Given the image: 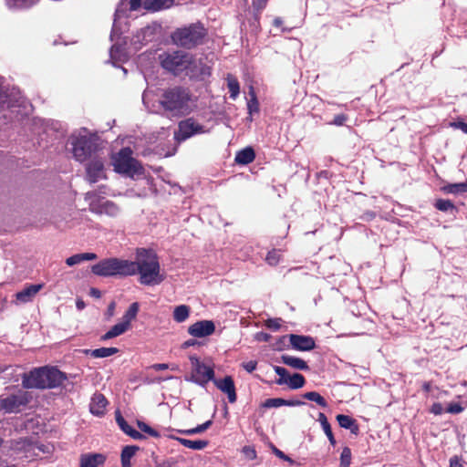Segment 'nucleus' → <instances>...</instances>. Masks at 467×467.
<instances>
[{
  "mask_svg": "<svg viewBox=\"0 0 467 467\" xmlns=\"http://www.w3.org/2000/svg\"><path fill=\"white\" fill-rule=\"evenodd\" d=\"M160 104L172 117L190 115L197 109V97L183 87H172L165 89Z\"/></svg>",
  "mask_w": 467,
  "mask_h": 467,
  "instance_id": "1",
  "label": "nucleus"
},
{
  "mask_svg": "<svg viewBox=\"0 0 467 467\" xmlns=\"http://www.w3.org/2000/svg\"><path fill=\"white\" fill-rule=\"evenodd\" d=\"M134 275L140 274V282L146 285H159L163 277L160 275V264L155 253L144 248L137 249Z\"/></svg>",
  "mask_w": 467,
  "mask_h": 467,
  "instance_id": "2",
  "label": "nucleus"
},
{
  "mask_svg": "<svg viewBox=\"0 0 467 467\" xmlns=\"http://www.w3.org/2000/svg\"><path fill=\"white\" fill-rule=\"evenodd\" d=\"M67 379L66 375L56 368H35L23 375L22 384L26 389H54Z\"/></svg>",
  "mask_w": 467,
  "mask_h": 467,
  "instance_id": "3",
  "label": "nucleus"
},
{
  "mask_svg": "<svg viewBox=\"0 0 467 467\" xmlns=\"http://www.w3.org/2000/svg\"><path fill=\"white\" fill-rule=\"evenodd\" d=\"M74 158L83 162L99 153V138L88 130L75 131L68 139Z\"/></svg>",
  "mask_w": 467,
  "mask_h": 467,
  "instance_id": "4",
  "label": "nucleus"
},
{
  "mask_svg": "<svg viewBox=\"0 0 467 467\" xmlns=\"http://www.w3.org/2000/svg\"><path fill=\"white\" fill-rule=\"evenodd\" d=\"M135 265L132 261L110 257L93 265L91 272L99 276H129L134 275Z\"/></svg>",
  "mask_w": 467,
  "mask_h": 467,
  "instance_id": "5",
  "label": "nucleus"
},
{
  "mask_svg": "<svg viewBox=\"0 0 467 467\" xmlns=\"http://www.w3.org/2000/svg\"><path fill=\"white\" fill-rule=\"evenodd\" d=\"M205 35V28L197 23L175 30L171 35V40L176 46L192 48L202 42Z\"/></svg>",
  "mask_w": 467,
  "mask_h": 467,
  "instance_id": "6",
  "label": "nucleus"
},
{
  "mask_svg": "<svg viewBox=\"0 0 467 467\" xmlns=\"http://www.w3.org/2000/svg\"><path fill=\"white\" fill-rule=\"evenodd\" d=\"M112 165L115 171L132 178L142 175L144 171L140 162L132 157V150L130 148H124L114 155Z\"/></svg>",
  "mask_w": 467,
  "mask_h": 467,
  "instance_id": "7",
  "label": "nucleus"
},
{
  "mask_svg": "<svg viewBox=\"0 0 467 467\" xmlns=\"http://www.w3.org/2000/svg\"><path fill=\"white\" fill-rule=\"evenodd\" d=\"M162 67L175 76L186 74L187 67L191 64V54L183 51H173L160 56Z\"/></svg>",
  "mask_w": 467,
  "mask_h": 467,
  "instance_id": "8",
  "label": "nucleus"
},
{
  "mask_svg": "<svg viewBox=\"0 0 467 467\" xmlns=\"http://www.w3.org/2000/svg\"><path fill=\"white\" fill-rule=\"evenodd\" d=\"M85 201L88 203L89 211L99 215L117 217L120 208L112 201L99 197L96 192H88L85 194Z\"/></svg>",
  "mask_w": 467,
  "mask_h": 467,
  "instance_id": "9",
  "label": "nucleus"
},
{
  "mask_svg": "<svg viewBox=\"0 0 467 467\" xmlns=\"http://www.w3.org/2000/svg\"><path fill=\"white\" fill-rule=\"evenodd\" d=\"M190 361L192 366V371L191 378L186 379L187 380H191L202 387L209 381L213 380L214 371L213 368L207 366L196 357H191Z\"/></svg>",
  "mask_w": 467,
  "mask_h": 467,
  "instance_id": "10",
  "label": "nucleus"
},
{
  "mask_svg": "<svg viewBox=\"0 0 467 467\" xmlns=\"http://www.w3.org/2000/svg\"><path fill=\"white\" fill-rule=\"evenodd\" d=\"M31 400V395L27 391L19 390L5 398L0 397V410L6 413H17L21 408L26 406Z\"/></svg>",
  "mask_w": 467,
  "mask_h": 467,
  "instance_id": "11",
  "label": "nucleus"
},
{
  "mask_svg": "<svg viewBox=\"0 0 467 467\" xmlns=\"http://www.w3.org/2000/svg\"><path fill=\"white\" fill-rule=\"evenodd\" d=\"M208 130L193 118H188L179 122L178 130L174 137L178 141L185 140L194 135L206 133Z\"/></svg>",
  "mask_w": 467,
  "mask_h": 467,
  "instance_id": "12",
  "label": "nucleus"
},
{
  "mask_svg": "<svg viewBox=\"0 0 467 467\" xmlns=\"http://www.w3.org/2000/svg\"><path fill=\"white\" fill-rule=\"evenodd\" d=\"M87 180L90 183H95L106 178L105 160L99 153L89 159L86 166Z\"/></svg>",
  "mask_w": 467,
  "mask_h": 467,
  "instance_id": "13",
  "label": "nucleus"
},
{
  "mask_svg": "<svg viewBox=\"0 0 467 467\" xmlns=\"http://www.w3.org/2000/svg\"><path fill=\"white\" fill-rule=\"evenodd\" d=\"M211 74V67L205 64L202 58H195L191 55V64L187 67L185 76L190 78H204Z\"/></svg>",
  "mask_w": 467,
  "mask_h": 467,
  "instance_id": "14",
  "label": "nucleus"
},
{
  "mask_svg": "<svg viewBox=\"0 0 467 467\" xmlns=\"http://www.w3.org/2000/svg\"><path fill=\"white\" fill-rule=\"evenodd\" d=\"M215 330L214 323L211 320H201L188 327V333L194 337H204L212 335Z\"/></svg>",
  "mask_w": 467,
  "mask_h": 467,
  "instance_id": "15",
  "label": "nucleus"
},
{
  "mask_svg": "<svg viewBox=\"0 0 467 467\" xmlns=\"http://www.w3.org/2000/svg\"><path fill=\"white\" fill-rule=\"evenodd\" d=\"M289 342L294 349L299 351H309L315 348L316 343L312 337L291 334Z\"/></svg>",
  "mask_w": 467,
  "mask_h": 467,
  "instance_id": "16",
  "label": "nucleus"
},
{
  "mask_svg": "<svg viewBox=\"0 0 467 467\" xmlns=\"http://www.w3.org/2000/svg\"><path fill=\"white\" fill-rule=\"evenodd\" d=\"M214 385L228 397L229 402L234 403L236 401V392L234 382L232 377L226 376L222 379H213Z\"/></svg>",
  "mask_w": 467,
  "mask_h": 467,
  "instance_id": "17",
  "label": "nucleus"
},
{
  "mask_svg": "<svg viewBox=\"0 0 467 467\" xmlns=\"http://www.w3.org/2000/svg\"><path fill=\"white\" fill-rule=\"evenodd\" d=\"M43 285H30L16 294V304H26L31 302L36 294L42 289Z\"/></svg>",
  "mask_w": 467,
  "mask_h": 467,
  "instance_id": "18",
  "label": "nucleus"
},
{
  "mask_svg": "<svg viewBox=\"0 0 467 467\" xmlns=\"http://www.w3.org/2000/svg\"><path fill=\"white\" fill-rule=\"evenodd\" d=\"M107 405L108 400L105 396L101 393H95L91 398L89 410L93 415L100 417L104 415Z\"/></svg>",
  "mask_w": 467,
  "mask_h": 467,
  "instance_id": "19",
  "label": "nucleus"
},
{
  "mask_svg": "<svg viewBox=\"0 0 467 467\" xmlns=\"http://www.w3.org/2000/svg\"><path fill=\"white\" fill-rule=\"evenodd\" d=\"M105 456L101 453H86L80 456V467H99L105 462Z\"/></svg>",
  "mask_w": 467,
  "mask_h": 467,
  "instance_id": "20",
  "label": "nucleus"
},
{
  "mask_svg": "<svg viewBox=\"0 0 467 467\" xmlns=\"http://www.w3.org/2000/svg\"><path fill=\"white\" fill-rule=\"evenodd\" d=\"M306 403L299 400H284L281 398L267 399L263 406L265 408H279L281 406L297 407L303 406Z\"/></svg>",
  "mask_w": 467,
  "mask_h": 467,
  "instance_id": "21",
  "label": "nucleus"
},
{
  "mask_svg": "<svg viewBox=\"0 0 467 467\" xmlns=\"http://www.w3.org/2000/svg\"><path fill=\"white\" fill-rule=\"evenodd\" d=\"M130 327L122 320L114 325L107 333L101 336V340H109L113 337H119L128 331Z\"/></svg>",
  "mask_w": 467,
  "mask_h": 467,
  "instance_id": "22",
  "label": "nucleus"
},
{
  "mask_svg": "<svg viewBox=\"0 0 467 467\" xmlns=\"http://www.w3.org/2000/svg\"><path fill=\"white\" fill-rule=\"evenodd\" d=\"M281 360L284 364H285L286 366H289L293 368L300 369V370H307L308 369V366H307L306 362L299 358L290 356V355H283L281 357Z\"/></svg>",
  "mask_w": 467,
  "mask_h": 467,
  "instance_id": "23",
  "label": "nucleus"
},
{
  "mask_svg": "<svg viewBox=\"0 0 467 467\" xmlns=\"http://www.w3.org/2000/svg\"><path fill=\"white\" fill-rule=\"evenodd\" d=\"M255 153L251 147H247L236 153L235 162L238 164H249L254 161Z\"/></svg>",
  "mask_w": 467,
  "mask_h": 467,
  "instance_id": "24",
  "label": "nucleus"
},
{
  "mask_svg": "<svg viewBox=\"0 0 467 467\" xmlns=\"http://www.w3.org/2000/svg\"><path fill=\"white\" fill-rule=\"evenodd\" d=\"M97 259V254L94 253H83L74 254L66 260V264L68 266H73L75 265L80 264L84 261H92Z\"/></svg>",
  "mask_w": 467,
  "mask_h": 467,
  "instance_id": "25",
  "label": "nucleus"
},
{
  "mask_svg": "<svg viewBox=\"0 0 467 467\" xmlns=\"http://www.w3.org/2000/svg\"><path fill=\"white\" fill-rule=\"evenodd\" d=\"M177 441H179L182 445H183L186 448L194 450V451H201L207 447L208 441L204 440H196L192 441L184 438H175Z\"/></svg>",
  "mask_w": 467,
  "mask_h": 467,
  "instance_id": "26",
  "label": "nucleus"
},
{
  "mask_svg": "<svg viewBox=\"0 0 467 467\" xmlns=\"http://www.w3.org/2000/svg\"><path fill=\"white\" fill-rule=\"evenodd\" d=\"M190 312V306L186 305H180L174 308L172 317L177 323H182L188 319Z\"/></svg>",
  "mask_w": 467,
  "mask_h": 467,
  "instance_id": "27",
  "label": "nucleus"
},
{
  "mask_svg": "<svg viewBox=\"0 0 467 467\" xmlns=\"http://www.w3.org/2000/svg\"><path fill=\"white\" fill-rule=\"evenodd\" d=\"M317 420L319 421L325 434L327 435V439L329 440V442L332 444V445H335L336 444V440L334 438V435H333V432H332V430H331V426L327 420V416L323 413V412H319L318 413V418H317Z\"/></svg>",
  "mask_w": 467,
  "mask_h": 467,
  "instance_id": "28",
  "label": "nucleus"
},
{
  "mask_svg": "<svg viewBox=\"0 0 467 467\" xmlns=\"http://www.w3.org/2000/svg\"><path fill=\"white\" fill-rule=\"evenodd\" d=\"M139 450L138 446H126L121 451V465L122 467H130V459L135 455Z\"/></svg>",
  "mask_w": 467,
  "mask_h": 467,
  "instance_id": "29",
  "label": "nucleus"
},
{
  "mask_svg": "<svg viewBox=\"0 0 467 467\" xmlns=\"http://www.w3.org/2000/svg\"><path fill=\"white\" fill-rule=\"evenodd\" d=\"M140 309L139 303H132L127 311L124 313L121 320L127 324L130 327H131V322L136 318L138 312Z\"/></svg>",
  "mask_w": 467,
  "mask_h": 467,
  "instance_id": "30",
  "label": "nucleus"
},
{
  "mask_svg": "<svg viewBox=\"0 0 467 467\" xmlns=\"http://www.w3.org/2000/svg\"><path fill=\"white\" fill-rule=\"evenodd\" d=\"M119 352L117 348H99L92 350H87V353H89L91 357L96 358H102L112 356Z\"/></svg>",
  "mask_w": 467,
  "mask_h": 467,
  "instance_id": "31",
  "label": "nucleus"
},
{
  "mask_svg": "<svg viewBox=\"0 0 467 467\" xmlns=\"http://www.w3.org/2000/svg\"><path fill=\"white\" fill-rule=\"evenodd\" d=\"M170 0H144L143 7L150 11H159L169 6Z\"/></svg>",
  "mask_w": 467,
  "mask_h": 467,
  "instance_id": "32",
  "label": "nucleus"
},
{
  "mask_svg": "<svg viewBox=\"0 0 467 467\" xmlns=\"http://www.w3.org/2000/svg\"><path fill=\"white\" fill-rule=\"evenodd\" d=\"M337 420L341 428L351 430L352 432L358 430L355 420L348 415L338 414Z\"/></svg>",
  "mask_w": 467,
  "mask_h": 467,
  "instance_id": "33",
  "label": "nucleus"
},
{
  "mask_svg": "<svg viewBox=\"0 0 467 467\" xmlns=\"http://www.w3.org/2000/svg\"><path fill=\"white\" fill-rule=\"evenodd\" d=\"M442 191L445 193H450V194H458V193H462V192H467V182H460V183H451V184L445 185L442 188Z\"/></svg>",
  "mask_w": 467,
  "mask_h": 467,
  "instance_id": "34",
  "label": "nucleus"
},
{
  "mask_svg": "<svg viewBox=\"0 0 467 467\" xmlns=\"http://www.w3.org/2000/svg\"><path fill=\"white\" fill-rule=\"evenodd\" d=\"M303 398L307 400H310V401H313V402H316L319 407L321 408H327V400H325L324 397H322L318 392L317 391H308V392H306L303 394Z\"/></svg>",
  "mask_w": 467,
  "mask_h": 467,
  "instance_id": "35",
  "label": "nucleus"
},
{
  "mask_svg": "<svg viewBox=\"0 0 467 467\" xmlns=\"http://www.w3.org/2000/svg\"><path fill=\"white\" fill-rule=\"evenodd\" d=\"M227 87L230 91V98L235 99L239 95L240 86L237 78L230 74L227 76Z\"/></svg>",
  "mask_w": 467,
  "mask_h": 467,
  "instance_id": "36",
  "label": "nucleus"
},
{
  "mask_svg": "<svg viewBox=\"0 0 467 467\" xmlns=\"http://www.w3.org/2000/svg\"><path fill=\"white\" fill-rule=\"evenodd\" d=\"M306 379L303 375L295 373L288 378L286 384L291 389H298L304 387Z\"/></svg>",
  "mask_w": 467,
  "mask_h": 467,
  "instance_id": "37",
  "label": "nucleus"
},
{
  "mask_svg": "<svg viewBox=\"0 0 467 467\" xmlns=\"http://www.w3.org/2000/svg\"><path fill=\"white\" fill-rule=\"evenodd\" d=\"M435 207L441 212H454L455 205L450 200L439 199L435 202Z\"/></svg>",
  "mask_w": 467,
  "mask_h": 467,
  "instance_id": "38",
  "label": "nucleus"
},
{
  "mask_svg": "<svg viewBox=\"0 0 467 467\" xmlns=\"http://www.w3.org/2000/svg\"><path fill=\"white\" fill-rule=\"evenodd\" d=\"M274 370L279 376V379H276V381H275L276 384H278V385L286 384L288 378L290 377V376H288L287 370L285 368L279 367V366H275Z\"/></svg>",
  "mask_w": 467,
  "mask_h": 467,
  "instance_id": "39",
  "label": "nucleus"
},
{
  "mask_svg": "<svg viewBox=\"0 0 467 467\" xmlns=\"http://www.w3.org/2000/svg\"><path fill=\"white\" fill-rule=\"evenodd\" d=\"M212 423H213L212 420H207L204 423H202L201 425H198L195 428L185 430V431H182L181 432L183 433V434H186V435H192V434L202 433V432L205 431L212 425Z\"/></svg>",
  "mask_w": 467,
  "mask_h": 467,
  "instance_id": "40",
  "label": "nucleus"
},
{
  "mask_svg": "<svg viewBox=\"0 0 467 467\" xmlns=\"http://www.w3.org/2000/svg\"><path fill=\"white\" fill-rule=\"evenodd\" d=\"M250 95H251V99L247 103V109H248V113L250 115H252L253 113L259 111V103H258V100L256 99L255 93L254 92L253 88H251Z\"/></svg>",
  "mask_w": 467,
  "mask_h": 467,
  "instance_id": "41",
  "label": "nucleus"
},
{
  "mask_svg": "<svg viewBox=\"0 0 467 467\" xmlns=\"http://www.w3.org/2000/svg\"><path fill=\"white\" fill-rule=\"evenodd\" d=\"M37 0H6V4L9 7H28L34 5Z\"/></svg>",
  "mask_w": 467,
  "mask_h": 467,
  "instance_id": "42",
  "label": "nucleus"
},
{
  "mask_svg": "<svg viewBox=\"0 0 467 467\" xmlns=\"http://www.w3.org/2000/svg\"><path fill=\"white\" fill-rule=\"evenodd\" d=\"M351 463V451L348 447H344L340 455L339 467H349Z\"/></svg>",
  "mask_w": 467,
  "mask_h": 467,
  "instance_id": "43",
  "label": "nucleus"
},
{
  "mask_svg": "<svg viewBox=\"0 0 467 467\" xmlns=\"http://www.w3.org/2000/svg\"><path fill=\"white\" fill-rule=\"evenodd\" d=\"M280 258V251L274 249L267 254L265 260L270 265H276L279 263Z\"/></svg>",
  "mask_w": 467,
  "mask_h": 467,
  "instance_id": "44",
  "label": "nucleus"
},
{
  "mask_svg": "<svg viewBox=\"0 0 467 467\" xmlns=\"http://www.w3.org/2000/svg\"><path fill=\"white\" fill-rule=\"evenodd\" d=\"M137 425L141 431L149 434L151 437L157 438L160 436V433L156 430L152 429L150 426H149L143 421L138 420Z\"/></svg>",
  "mask_w": 467,
  "mask_h": 467,
  "instance_id": "45",
  "label": "nucleus"
},
{
  "mask_svg": "<svg viewBox=\"0 0 467 467\" xmlns=\"http://www.w3.org/2000/svg\"><path fill=\"white\" fill-rule=\"evenodd\" d=\"M116 421L119 428L127 434L131 431V427L126 422L119 411H116Z\"/></svg>",
  "mask_w": 467,
  "mask_h": 467,
  "instance_id": "46",
  "label": "nucleus"
},
{
  "mask_svg": "<svg viewBox=\"0 0 467 467\" xmlns=\"http://www.w3.org/2000/svg\"><path fill=\"white\" fill-rule=\"evenodd\" d=\"M281 319L280 318H269L265 321V326L274 330V331H276L280 328L281 327Z\"/></svg>",
  "mask_w": 467,
  "mask_h": 467,
  "instance_id": "47",
  "label": "nucleus"
},
{
  "mask_svg": "<svg viewBox=\"0 0 467 467\" xmlns=\"http://www.w3.org/2000/svg\"><path fill=\"white\" fill-rule=\"evenodd\" d=\"M463 410V408L459 403H451L449 404L446 411L451 414H458Z\"/></svg>",
  "mask_w": 467,
  "mask_h": 467,
  "instance_id": "48",
  "label": "nucleus"
},
{
  "mask_svg": "<svg viewBox=\"0 0 467 467\" xmlns=\"http://www.w3.org/2000/svg\"><path fill=\"white\" fill-rule=\"evenodd\" d=\"M243 452L250 460H254L256 457L255 450L253 449L252 447H249V446L244 447Z\"/></svg>",
  "mask_w": 467,
  "mask_h": 467,
  "instance_id": "49",
  "label": "nucleus"
},
{
  "mask_svg": "<svg viewBox=\"0 0 467 467\" xmlns=\"http://www.w3.org/2000/svg\"><path fill=\"white\" fill-rule=\"evenodd\" d=\"M431 412L434 415H441L444 412L442 405L439 402L433 403L431 408Z\"/></svg>",
  "mask_w": 467,
  "mask_h": 467,
  "instance_id": "50",
  "label": "nucleus"
},
{
  "mask_svg": "<svg viewBox=\"0 0 467 467\" xmlns=\"http://www.w3.org/2000/svg\"><path fill=\"white\" fill-rule=\"evenodd\" d=\"M346 120H347V116L344 114H339L334 118L332 124H334L336 126H342Z\"/></svg>",
  "mask_w": 467,
  "mask_h": 467,
  "instance_id": "51",
  "label": "nucleus"
},
{
  "mask_svg": "<svg viewBox=\"0 0 467 467\" xmlns=\"http://www.w3.org/2000/svg\"><path fill=\"white\" fill-rule=\"evenodd\" d=\"M242 366L247 372L251 373L256 368L257 363L255 361L251 360L246 363H244Z\"/></svg>",
  "mask_w": 467,
  "mask_h": 467,
  "instance_id": "52",
  "label": "nucleus"
},
{
  "mask_svg": "<svg viewBox=\"0 0 467 467\" xmlns=\"http://www.w3.org/2000/svg\"><path fill=\"white\" fill-rule=\"evenodd\" d=\"M144 0H130V10H138L141 5L143 6Z\"/></svg>",
  "mask_w": 467,
  "mask_h": 467,
  "instance_id": "53",
  "label": "nucleus"
},
{
  "mask_svg": "<svg viewBox=\"0 0 467 467\" xmlns=\"http://www.w3.org/2000/svg\"><path fill=\"white\" fill-rule=\"evenodd\" d=\"M268 0H253V6L257 10L265 8Z\"/></svg>",
  "mask_w": 467,
  "mask_h": 467,
  "instance_id": "54",
  "label": "nucleus"
},
{
  "mask_svg": "<svg viewBox=\"0 0 467 467\" xmlns=\"http://www.w3.org/2000/svg\"><path fill=\"white\" fill-rule=\"evenodd\" d=\"M127 435L130 436L134 440H141L144 436L138 431L131 429L130 431L127 433Z\"/></svg>",
  "mask_w": 467,
  "mask_h": 467,
  "instance_id": "55",
  "label": "nucleus"
},
{
  "mask_svg": "<svg viewBox=\"0 0 467 467\" xmlns=\"http://www.w3.org/2000/svg\"><path fill=\"white\" fill-rule=\"evenodd\" d=\"M453 126L462 130L464 133L467 134V124L462 121L455 122L453 123Z\"/></svg>",
  "mask_w": 467,
  "mask_h": 467,
  "instance_id": "56",
  "label": "nucleus"
},
{
  "mask_svg": "<svg viewBox=\"0 0 467 467\" xmlns=\"http://www.w3.org/2000/svg\"><path fill=\"white\" fill-rule=\"evenodd\" d=\"M151 368L155 370H164V369L169 368V365L166 363H158V364L152 365Z\"/></svg>",
  "mask_w": 467,
  "mask_h": 467,
  "instance_id": "57",
  "label": "nucleus"
},
{
  "mask_svg": "<svg viewBox=\"0 0 467 467\" xmlns=\"http://www.w3.org/2000/svg\"><path fill=\"white\" fill-rule=\"evenodd\" d=\"M270 335L261 332L256 335V338L260 341H268L270 339Z\"/></svg>",
  "mask_w": 467,
  "mask_h": 467,
  "instance_id": "58",
  "label": "nucleus"
},
{
  "mask_svg": "<svg viewBox=\"0 0 467 467\" xmlns=\"http://www.w3.org/2000/svg\"><path fill=\"white\" fill-rule=\"evenodd\" d=\"M115 302H111L109 306H108V310H107V315L109 317H113L114 315V311H115Z\"/></svg>",
  "mask_w": 467,
  "mask_h": 467,
  "instance_id": "59",
  "label": "nucleus"
},
{
  "mask_svg": "<svg viewBox=\"0 0 467 467\" xmlns=\"http://www.w3.org/2000/svg\"><path fill=\"white\" fill-rule=\"evenodd\" d=\"M90 295H91L92 296H94V297L99 298V297H100V296H101V293H100V291H99V289H97V288H92V289L90 290Z\"/></svg>",
  "mask_w": 467,
  "mask_h": 467,
  "instance_id": "60",
  "label": "nucleus"
},
{
  "mask_svg": "<svg viewBox=\"0 0 467 467\" xmlns=\"http://www.w3.org/2000/svg\"><path fill=\"white\" fill-rule=\"evenodd\" d=\"M76 305L78 310H82L85 307V303L82 300H78Z\"/></svg>",
  "mask_w": 467,
  "mask_h": 467,
  "instance_id": "61",
  "label": "nucleus"
},
{
  "mask_svg": "<svg viewBox=\"0 0 467 467\" xmlns=\"http://www.w3.org/2000/svg\"><path fill=\"white\" fill-rule=\"evenodd\" d=\"M450 465L451 467H462L457 461H454L452 459H451L450 461Z\"/></svg>",
  "mask_w": 467,
  "mask_h": 467,
  "instance_id": "62",
  "label": "nucleus"
},
{
  "mask_svg": "<svg viewBox=\"0 0 467 467\" xmlns=\"http://www.w3.org/2000/svg\"><path fill=\"white\" fill-rule=\"evenodd\" d=\"M117 51V47L115 46H112L110 49V57L115 58V52Z\"/></svg>",
  "mask_w": 467,
  "mask_h": 467,
  "instance_id": "63",
  "label": "nucleus"
},
{
  "mask_svg": "<svg viewBox=\"0 0 467 467\" xmlns=\"http://www.w3.org/2000/svg\"><path fill=\"white\" fill-rule=\"evenodd\" d=\"M281 24H282V19H281V18L276 17V18L274 20V25H275V26H281Z\"/></svg>",
  "mask_w": 467,
  "mask_h": 467,
  "instance_id": "64",
  "label": "nucleus"
}]
</instances>
